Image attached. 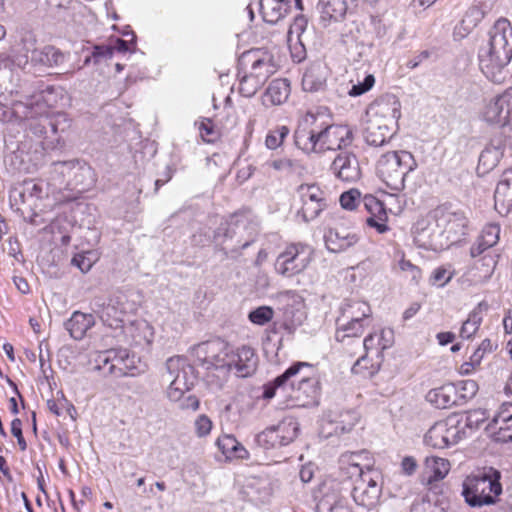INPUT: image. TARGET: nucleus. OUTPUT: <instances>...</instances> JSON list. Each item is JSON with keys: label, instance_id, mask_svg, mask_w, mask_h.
<instances>
[{"label": "nucleus", "instance_id": "nucleus-1", "mask_svg": "<svg viewBox=\"0 0 512 512\" xmlns=\"http://www.w3.org/2000/svg\"><path fill=\"white\" fill-rule=\"evenodd\" d=\"M352 139L348 126L318 123L313 114H307L294 133L295 145L305 153L341 150L350 145Z\"/></svg>", "mask_w": 512, "mask_h": 512}, {"label": "nucleus", "instance_id": "nucleus-2", "mask_svg": "<svg viewBox=\"0 0 512 512\" xmlns=\"http://www.w3.org/2000/svg\"><path fill=\"white\" fill-rule=\"evenodd\" d=\"M489 40L478 53L482 72L497 80V73L512 59V25L506 18L498 19L489 30Z\"/></svg>", "mask_w": 512, "mask_h": 512}, {"label": "nucleus", "instance_id": "nucleus-3", "mask_svg": "<svg viewBox=\"0 0 512 512\" xmlns=\"http://www.w3.org/2000/svg\"><path fill=\"white\" fill-rule=\"evenodd\" d=\"M501 473L490 467L483 472L468 476L463 482L462 494L471 507L493 505L502 493Z\"/></svg>", "mask_w": 512, "mask_h": 512}, {"label": "nucleus", "instance_id": "nucleus-4", "mask_svg": "<svg viewBox=\"0 0 512 512\" xmlns=\"http://www.w3.org/2000/svg\"><path fill=\"white\" fill-rule=\"evenodd\" d=\"M416 168L417 162L410 152L390 151L378 159L376 173L391 190L401 191L405 187L407 175Z\"/></svg>", "mask_w": 512, "mask_h": 512}, {"label": "nucleus", "instance_id": "nucleus-5", "mask_svg": "<svg viewBox=\"0 0 512 512\" xmlns=\"http://www.w3.org/2000/svg\"><path fill=\"white\" fill-rule=\"evenodd\" d=\"M339 201L342 208L346 210H354L362 204L365 210L370 214L366 219V223L369 227L375 228L380 234L386 233L389 230L387 225L388 215L384 204L375 196L367 194L361 198L359 190L350 189L341 194Z\"/></svg>", "mask_w": 512, "mask_h": 512}, {"label": "nucleus", "instance_id": "nucleus-6", "mask_svg": "<svg viewBox=\"0 0 512 512\" xmlns=\"http://www.w3.org/2000/svg\"><path fill=\"white\" fill-rule=\"evenodd\" d=\"M434 218L437 219L441 232L443 250L462 241L468 231L469 220L461 210H453L447 206L434 209Z\"/></svg>", "mask_w": 512, "mask_h": 512}, {"label": "nucleus", "instance_id": "nucleus-7", "mask_svg": "<svg viewBox=\"0 0 512 512\" xmlns=\"http://www.w3.org/2000/svg\"><path fill=\"white\" fill-rule=\"evenodd\" d=\"M64 60L65 55L59 49L53 46L38 49L34 40L29 38L22 41V47L13 56L12 62L20 68H25L29 62L34 66L53 67L61 65Z\"/></svg>", "mask_w": 512, "mask_h": 512}, {"label": "nucleus", "instance_id": "nucleus-8", "mask_svg": "<svg viewBox=\"0 0 512 512\" xmlns=\"http://www.w3.org/2000/svg\"><path fill=\"white\" fill-rule=\"evenodd\" d=\"M483 118L488 123L499 125L498 134L507 136L508 145L512 147V87L487 103Z\"/></svg>", "mask_w": 512, "mask_h": 512}, {"label": "nucleus", "instance_id": "nucleus-9", "mask_svg": "<svg viewBox=\"0 0 512 512\" xmlns=\"http://www.w3.org/2000/svg\"><path fill=\"white\" fill-rule=\"evenodd\" d=\"M295 195L300 205L296 215L305 223L315 220L329 206L326 192L314 183L299 185Z\"/></svg>", "mask_w": 512, "mask_h": 512}, {"label": "nucleus", "instance_id": "nucleus-10", "mask_svg": "<svg viewBox=\"0 0 512 512\" xmlns=\"http://www.w3.org/2000/svg\"><path fill=\"white\" fill-rule=\"evenodd\" d=\"M166 367L172 377L167 389L170 400H181L190 391L195 382L194 368L182 356H174L167 360Z\"/></svg>", "mask_w": 512, "mask_h": 512}, {"label": "nucleus", "instance_id": "nucleus-11", "mask_svg": "<svg viewBox=\"0 0 512 512\" xmlns=\"http://www.w3.org/2000/svg\"><path fill=\"white\" fill-rule=\"evenodd\" d=\"M312 249L302 243H292L277 256L275 270L284 277H292L303 272L309 265Z\"/></svg>", "mask_w": 512, "mask_h": 512}, {"label": "nucleus", "instance_id": "nucleus-12", "mask_svg": "<svg viewBox=\"0 0 512 512\" xmlns=\"http://www.w3.org/2000/svg\"><path fill=\"white\" fill-rule=\"evenodd\" d=\"M47 111V99L44 92L33 95L25 101H15L11 106L0 104V121L3 123H22L23 118L43 115Z\"/></svg>", "mask_w": 512, "mask_h": 512}, {"label": "nucleus", "instance_id": "nucleus-13", "mask_svg": "<svg viewBox=\"0 0 512 512\" xmlns=\"http://www.w3.org/2000/svg\"><path fill=\"white\" fill-rule=\"evenodd\" d=\"M299 425L293 418H286L277 425L266 428L257 434L254 441L258 447L272 449L286 446L298 435Z\"/></svg>", "mask_w": 512, "mask_h": 512}, {"label": "nucleus", "instance_id": "nucleus-14", "mask_svg": "<svg viewBox=\"0 0 512 512\" xmlns=\"http://www.w3.org/2000/svg\"><path fill=\"white\" fill-rule=\"evenodd\" d=\"M229 350L226 342L215 339L195 345L192 353L199 364L207 370L214 368L226 371Z\"/></svg>", "mask_w": 512, "mask_h": 512}, {"label": "nucleus", "instance_id": "nucleus-15", "mask_svg": "<svg viewBox=\"0 0 512 512\" xmlns=\"http://www.w3.org/2000/svg\"><path fill=\"white\" fill-rule=\"evenodd\" d=\"M464 434L463 427H460V421L455 418H448L436 422L430 427L424 436V442L427 446L444 449L457 444Z\"/></svg>", "mask_w": 512, "mask_h": 512}, {"label": "nucleus", "instance_id": "nucleus-16", "mask_svg": "<svg viewBox=\"0 0 512 512\" xmlns=\"http://www.w3.org/2000/svg\"><path fill=\"white\" fill-rule=\"evenodd\" d=\"M379 473H366L363 479H357L352 489V497L355 503L368 510L373 509L379 503L381 486L378 483Z\"/></svg>", "mask_w": 512, "mask_h": 512}, {"label": "nucleus", "instance_id": "nucleus-17", "mask_svg": "<svg viewBox=\"0 0 512 512\" xmlns=\"http://www.w3.org/2000/svg\"><path fill=\"white\" fill-rule=\"evenodd\" d=\"M413 235L414 242L418 247L432 251L443 250L444 244L437 219L434 218V210L429 217L416 222L413 227Z\"/></svg>", "mask_w": 512, "mask_h": 512}, {"label": "nucleus", "instance_id": "nucleus-18", "mask_svg": "<svg viewBox=\"0 0 512 512\" xmlns=\"http://www.w3.org/2000/svg\"><path fill=\"white\" fill-rule=\"evenodd\" d=\"M394 344L392 329H381L367 335L362 341L365 353L371 356L372 369L370 373H377L384 359L383 352Z\"/></svg>", "mask_w": 512, "mask_h": 512}, {"label": "nucleus", "instance_id": "nucleus-19", "mask_svg": "<svg viewBox=\"0 0 512 512\" xmlns=\"http://www.w3.org/2000/svg\"><path fill=\"white\" fill-rule=\"evenodd\" d=\"M114 337L130 346L148 347L154 339V328L148 321L136 319L122 327Z\"/></svg>", "mask_w": 512, "mask_h": 512}, {"label": "nucleus", "instance_id": "nucleus-20", "mask_svg": "<svg viewBox=\"0 0 512 512\" xmlns=\"http://www.w3.org/2000/svg\"><path fill=\"white\" fill-rule=\"evenodd\" d=\"M53 171L64 174V169H69V173L73 172L68 184L84 191L94 185L95 178L92 168L85 162L78 159L68 161H55L52 163Z\"/></svg>", "mask_w": 512, "mask_h": 512}, {"label": "nucleus", "instance_id": "nucleus-21", "mask_svg": "<svg viewBox=\"0 0 512 512\" xmlns=\"http://www.w3.org/2000/svg\"><path fill=\"white\" fill-rule=\"evenodd\" d=\"M258 357L255 350L250 346H241L236 349L230 348L226 371H235L238 377L251 376L257 368Z\"/></svg>", "mask_w": 512, "mask_h": 512}, {"label": "nucleus", "instance_id": "nucleus-22", "mask_svg": "<svg viewBox=\"0 0 512 512\" xmlns=\"http://www.w3.org/2000/svg\"><path fill=\"white\" fill-rule=\"evenodd\" d=\"M359 420V414L354 409H330L324 418L323 430L327 436L340 435L352 430Z\"/></svg>", "mask_w": 512, "mask_h": 512}, {"label": "nucleus", "instance_id": "nucleus-23", "mask_svg": "<svg viewBox=\"0 0 512 512\" xmlns=\"http://www.w3.org/2000/svg\"><path fill=\"white\" fill-rule=\"evenodd\" d=\"M486 429L496 442H512V402H504L495 412Z\"/></svg>", "mask_w": 512, "mask_h": 512}, {"label": "nucleus", "instance_id": "nucleus-24", "mask_svg": "<svg viewBox=\"0 0 512 512\" xmlns=\"http://www.w3.org/2000/svg\"><path fill=\"white\" fill-rule=\"evenodd\" d=\"M91 307L104 325L113 328L115 331H120L125 326L123 324L125 311L119 306L118 300L111 298L106 301L103 298H94Z\"/></svg>", "mask_w": 512, "mask_h": 512}, {"label": "nucleus", "instance_id": "nucleus-25", "mask_svg": "<svg viewBox=\"0 0 512 512\" xmlns=\"http://www.w3.org/2000/svg\"><path fill=\"white\" fill-rule=\"evenodd\" d=\"M511 149L507 136L495 134L479 156L478 170L482 173L493 170L506 152Z\"/></svg>", "mask_w": 512, "mask_h": 512}, {"label": "nucleus", "instance_id": "nucleus-26", "mask_svg": "<svg viewBox=\"0 0 512 512\" xmlns=\"http://www.w3.org/2000/svg\"><path fill=\"white\" fill-rule=\"evenodd\" d=\"M65 121L63 115H56L50 117V105L47 103V111L43 115H34L30 118H23L22 122L25 123V129L29 131L36 138H45L48 134V129L56 135L58 133V125L60 121Z\"/></svg>", "mask_w": 512, "mask_h": 512}, {"label": "nucleus", "instance_id": "nucleus-27", "mask_svg": "<svg viewBox=\"0 0 512 512\" xmlns=\"http://www.w3.org/2000/svg\"><path fill=\"white\" fill-rule=\"evenodd\" d=\"M331 171L340 180L354 182L360 178L361 170L355 154L340 152L331 164Z\"/></svg>", "mask_w": 512, "mask_h": 512}, {"label": "nucleus", "instance_id": "nucleus-28", "mask_svg": "<svg viewBox=\"0 0 512 512\" xmlns=\"http://www.w3.org/2000/svg\"><path fill=\"white\" fill-rule=\"evenodd\" d=\"M366 116L386 118L390 122H398L401 116V103L393 94H385L373 101L366 110Z\"/></svg>", "mask_w": 512, "mask_h": 512}, {"label": "nucleus", "instance_id": "nucleus-29", "mask_svg": "<svg viewBox=\"0 0 512 512\" xmlns=\"http://www.w3.org/2000/svg\"><path fill=\"white\" fill-rule=\"evenodd\" d=\"M247 60L251 62V71L261 83H265L268 78L276 72V65L273 62V57L269 53L261 52L259 50L249 51L243 54L241 61Z\"/></svg>", "mask_w": 512, "mask_h": 512}, {"label": "nucleus", "instance_id": "nucleus-30", "mask_svg": "<svg viewBox=\"0 0 512 512\" xmlns=\"http://www.w3.org/2000/svg\"><path fill=\"white\" fill-rule=\"evenodd\" d=\"M325 244L329 251L339 253L355 245L359 238L356 233L344 227L330 228L324 235Z\"/></svg>", "mask_w": 512, "mask_h": 512}, {"label": "nucleus", "instance_id": "nucleus-31", "mask_svg": "<svg viewBox=\"0 0 512 512\" xmlns=\"http://www.w3.org/2000/svg\"><path fill=\"white\" fill-rule=\"evenodd\" d=\"M225 236L229 238L238 236V246L241 249H246L255 241L256 229L254 225H251L246 218L236 217L235 219H232L228 224Z\"/></svg>", "mask_w": 512, "mask_h": 512}, {"label": "nucleus", "instance_id": "nucleus-32", "mask_svg": "<svg viewBox=\"0 0 512 512\" xmlns=\"http://www.w3.org/2000/svg\"><path fill=\"white\" fill-rule=\"evenodd\" d=\"M341 310L342 314L338 317L337 323L344 322L345 320L364 325H370L371 323V308L366 302L351 301L344 304Z\"/></svg>", "mask_w": 512, "mask_h": 512}, {"label": "nucleus", "instance_id": "nucleus-33", "mask_svg": "<svg viewBox=\"0 0 512 512\" xmlns=\"http://www.w3.org/2000/svg\"><path fill=\"white\" fill-rule=\"evenodd\" d=\"M64 325L73 339L82 340L95 325V318L93 314L75 311Z\"/></svg>", "mask_w": 512, "mask_h": 512}, {"label": "nucleus", "instance_id": "nucleus-34", "mask_svg": "<svg viewBox=\"0 0 512 512\" xmlns=\"http://www.w3.org/2000/svg\"><path fill=\"white\" fill-rule=\"evenodd\" d=\"M299 373H301V371ZM289 381L295 393L293 397L296 400H301L303 398L315 399L318 396L319 382L317 378L306 374H298L296 377H292Z\"/></svg>", "mask_w": 512, "mask_h": 512}, {"label": "nucleus", "instance_id": "nucleus-35", "mask_svg": "<svg viewBox=\"0 0 512 512\" xmlns=\"http://www.w3.org/2000/svg\"><path fill=\"white\" fill-rule=\"evenodd\" d=\"M320 20L324 26L341 21L348 10V0H319Z\"/></svg>", "mask_w": 512, "mask_h": 512}, {"label": "nucleus", "instance_id": "nucleus-36", "mask_svg": "<svg viewBox=\"0 0 512 512\" xmlns=\"http://www.w3.org/2000/svg\"><path fill=\"white\" fill-rule=\"evenodd\" d=\"M426 400L436 408H449L457 402L456 388L453 384L449 383L442 385L441 387L431 389L426 395Z\"/></svg>", "mask_w": 512, "mask_h": 512}, {"label": "nucleus", "instance_id": "nucleus-37", "mask_svg": "<svg viewBox=\"0 0 512 512\" xmlns=\"http://www.w3.org/2000/svg\"><path fill=\"white\" fill-rule=\"evenodd\" d=\"M303 368L312 370V366L307 362H297L292 364L283 374L276 377L272 383L264 386L263 398H273L275 396L276 389L285 388L287 382H289L292 377H296Z\"/></svg>", "mask_w": 512, "mask_h": 512}, {"label": "nucleus", "instance_id": "nucleus-38", "mask_svg": "<svg viewBox=\"0 0 512 512\" xmlns=\"http://www.w3.org/2000/svg\"><path fill=\"white\" fill-rule=\"evenodd\" d=\"M496 209H503L507 212L512 208V168L506 170L498 182L495 193Z\"/></svg>", "mask_w": 512, "mask_h": 512}, {"label": "nucleus", "instance_id": "nucleus-39", "mask_svg": "<svg viewBox=\"0 0 512 512\" xmlns=\"http://www.w3.org/2000/svg\"><path fill=\"white\" fill-rule=\"evenodd\" d=\"M489 305L485 301H481L478 305L469 313L467 319L462 323L460 328L459 336L462 339L472 338L480 328L483 321V312L487 311Z\"/></svg>", "mask_w": 512, "mask_h": 512}, {"label": "nucleus", "instance_id": "nucleus-40", "mask_svg": "<svg viewBox=\"0 0 512 512\" xmlns=\"http://www.w3.org/2000/svg\"><path fill=\"white\" fill-rule=\"evenodd\" d=\"M263 19L268 23H277L290 9L289 0H260Z\"/></svg>", "mask_w": 512, "mask_h": 512}, {"label": "nucleus", "instance_id": "nucleus-41", "mask_svg": "<svg viewBox=\"0 0 512 512\" xmlns=\"http://www.w3.org/2000/svg\"><path fill=\"white\" fill-rule=\"evenodd\" d=\"M326 82L324 67L321 64H312L306 69L302 77V87L308 92L321 90Z\"/></svg>", "mask_w": 512, "mask_h": 512}, {"label": "nucleus", "instance_id": "nucleus-42", "mask_svg": "<svg viewBox=\"0 0 512 512\" xmlns=\"http://www.w3.org/2000/svg\"><path fill=\"white\" fill-rule=\"evenodd\" d=\"M447 502L439 498L433 491H429L421 499L415 500L410 512H446Z\"/></svg>", "mask_w": 512, "mask_h": 512}, {"label": "nucleus", "instance_id": "nucleus-43", "mask_svg": "<svg viewBox=\"0 0 512 512\" xmlns=\"http://www.w3.org/2000/svg\"><path fill=\"white\" fill-rule=\"evenodd\" d=\"M290 93V85L286 79H274L270 82L264 94V101L272 105L284 103Z\"/></svg>", "mask_w": 512, "mask_h": 512}, {"label": "nucleus", "instance_id": "nucleus-44", "mask_svg": "<svg viewBox=\"0 0 512 512\" xmlns=\"http://www.w3.org/2000/svg\"><path fill=\"white\" fill-rule=\"evenodd\" d=\"M395 133V130L386 128V126H377L375 123H367L364 129V139L368 145L382 146L387 143Z\"/></svg>", "mask_w": 512, "mask_h": 512}, {"label": "nucleus", "instance_id": "nucleus-45", "mask_svg": "<svg viewBox=\"0 0 512 512\" xmlns=\"http://www.w3.org/2000/svg\"><path fill=\"white\" fill-rule=\"evenodd\" d=\"M368 326L369 325L345 320L344 322L337 323L335 338L337 341L348 345L352 338H359L363 334L365 327Z\"/></svg>", "mask_w": 512, "mask_h": 512}, {"label": "nucleus", "instance_id": "nucleus-46", "mask_svg": "<svg viewBox=\"0 0 512 512\" xmlns=\"http://www.w3.org/2000/svg\"><path fill=\"white\" fill-rule=\"evenodd\" d=\"M217 445L227 457L248 458L249 453L246 448L232 435H225L219 438Z\"/></svg>", "mask_w": 512, "mask_h": 512}, {"label": "nucleus", "instance_id": "nucleus-47", "mask_svg": "<svg viewBox=\"0 0 512 512\" xmlns=\"http://www.w3.org/2000/svg\"><path fill=\"white\" fill-rule=\"evenodd\" d=\"M307 25L308 21L306 17L303 15L295 17L288 31V42L290 46H292L294 41H296V43L301 45L302 48L304 47Z\"/></svg>", "mask_w": 512, "mask_h": 512}, {"label": "nucleus", "instance_id": "nucleus-48", "mask_svg": "<svg viewBox=\"0 0 512 512\" xmlns=\"http://www.w3.org/2000/svg\"><path fill=\"white\" fill-rule=\"evenodd\" d=\"M109 352L111 353L110 358L112 364L108 367V373L117 378L128 376L127 366H125L123 362L124 357H126V349L112 348L109 349Z\"/></svg>", "mask_w": 512, "mask_h": 512}, {"label": "nucleus", "instance_id": "nucleus-49", "mask_svg": "<svg viewBox=\"0 0 512 512\" xmlns=\"http://www.w3.org/2000/svg\"><path fill=\"white\" fill-rule=\"evenodd\" d=\"M340 464L342 466H354L371 469V459L369 453L366 450L358 452H346L340 457Z\"/></svg>", "mask_w": 512, "mask_h": 512}, {"label": "nucleus", "instance_id": "nucleus-50", "mask_svg": "<svg viewBox=\"0 0 512 512\" xmlns=\"http://www.w3.org/2000/svg\"><path fill=\"white\" fill-rule=\"evenodd\" d=\"M318 508L327 512H350L346 499L338 495H325L318 503Z\"/></svg>", "mask_w": 512, "mask_h": 512}, {"label": "nucleus", "instance_id": "nucleus-51", "mask_svg": "<svg viewBox=\"0 0 512 512\" xmlns=\"http://www.w3.org/2000/svg\"><path fill=\"white\" fill-rule=\"evenodd\" d=\"M262 85L261 79L258 80L252 73L244 74L239 78V92L247 98L254 96Z\"/></svg>", "mask_w": 512, "mask_h": 512}, {"label": "nucleus", "instance_id": "nucleus-52", "mask_svg": "<svg viewBox=\"0 0 512 512\" xmlns=\"http://www.w3.org/2000/svg\"><path fill=\"white\" fill-rule=\"evenodd\" d=\"M290 129L285 125H280L271 129L265 139V145L268 149L274 150L280 147L289 135Z\"/></svg>", "mask_w": 512, "mask_h": 512}, {"label": "nucleus", "instance_id": "nucleus-53", "mask_svg": "<svg viewBox=\"0 0 512 512\" xmlns=\"http://www.w3.org/2000/svg\"><path fill=\"white\" fill-rule=\"evenodd\" d=\"M305 318L304 311L300 308L286 307L284 310L283 327L288 332H292L301 325Z\"/></svg>", "mask_w": 512, "mask_h": 512}, {"label": "nucleus", "instance_id": "nucleus-54", "mask_svg": "<svg viewBox=\"0 0 512 512\" xmlns=\"http://www.w3.org/2000/svg\"><path fill=\"white\" fill-rule=\"evenodd\" d=\"M351 83L352 87L349 89L348 95L358 97L372 89L375 84V77L373 74H365L362 80L358 76L356 83H353V81Z\"/></svg>", "mask_w": 512, "mask_h": 512}, {"label": "nucleus", "instance_id": "nucleus-55", "mask_svg": "<svg viewBox=\"0 0 512 512\" xmlns=\"http://www.w3.org/2000/svg\"><path fill=\"white\" fill-rule=\"evenodd\" d=\"M425 463L426 467L433 472L435 479H443L450 469L449 461L440 457H428Z\"/></svg>", "mask_w": 512, "mask_h": 512}, {"label": "nucleus", "instance_id": "nucleus-56", "mask_svg": "<svg viewBox=\"0 0 512 512\" xmlns=\"http://www.w3.org/2000/svg\"><path fill=\"white\" fill-rule=\"evenodd\" d=\"M500 236V226L498 224L492 223L488 224L484 227L481 236V245L485 247H493L499 241Z\"/></svg>", "mask_w": 512, "mask_h": 512}, {"label": "nucleus", "instance_id": "nucleus-57", "mask_svg": "<svg viewBox=\"0 0 512 512\" xmlns=\"http://www.w3.org/2000/svg\"><path fill=\"white\" fill-rule=\"evenodd\" d=\"M488 419L487 411L481 408L470 410L466 413L463 428L477 429Z\"/></svg>", "mask_w": 512, "mask_h": 512}, {"label": "nucleus", "instance_id": "nucleus-58", "mask_svg": "<svg viewBox=\"0 0 512 512\" xmlns=\"http://www.w3.org/2000/svg\"><path fill=\"white\" fill-rule=\"evenodd\" d=\"M95 261V254L92 251H86L84 253L76 254L72 258L71 263L79 268L81 272L86 273L92 268Z\"/></svg>", "mask_w": 512, "mask_h": 512}, {"label": "nucleus", "instance_id": "nucleus-59", "mask_svg": "<svg viewBox=\"0 0 512 512\" xmlns=\"http://www.w3.org/2000/svg\"><path fill=\"white\" fill-rule=\"evenodd\" d=\"M274 311L269 306H260L249 313V320L257 325H264L273 318Z\"/></svg>", "mask_w": 512, "mask_h": 512}, {"label": "nucleus", "instance_id": "nucleus-60", "mask_svg": "<svg viewBox=\"0 0 512 512\" xmlns=\"http://www.w3.org/2000/svg\"><path fill=\"white\" fill-rule=\"evenodd\" d=\"M372 369V360L371 356L365 353L361 356L353 365L352 372L354 374H359L363 377H372L376 373H370Z\"/></svg>", "mask_w": 512, "mask_h": 512}, {"label": "nucleus", "instance_id": "nucleus-61", "mask_svg": "<svg viewBox=\"0 0 512 512\" xmlns=\"http://www.w3.org/2000/svg\"><path fill=\"white\" fill-rule=\"evenodd\" d=\"M198 129L205 142L212 143L218 138V132L210 119H203L199 123Z\"/></svg>", "mask_w": 512, "mask_h": 512}, {"label": "nucleus", "instance_id": "nucleus-62", "mask_svg": "<svg viewBox=\"0 0 512 512\" xmlns=\"http://www.w3.org/2000/svg\"><path fill=\"white\" fill-rule=\"evenodd\" d=\"M110 355L109 350H105L99 352L94 358V369L101 371L104 376H111V374L108 373V367L112 364Z\"/></svg>", "mask_w": 512, "mask_h": 512}, {"label": "nucleus", "instance_id": "nucleus-63", "mask_svg": "<svg viewBox=\"0 0 512 512\" xmlns=\"http://www.w3.org/2000/svg\"><path fill=\"white\" fill-rule=\"evenodd\" d=\"M195 432L198 437L207 436L213 427L211 419L205 414L199 415L195 420Z\"/></svg>", "mask_w": 512, "mask_h": 512}, {"label": "nucleus", "instance_id": "nucleus-64", "mask_svg": "<svg viewBox=\"0 0 512 512\" xmlns=\"http://www.w3.org/2000/svg\"><path fill=\"white\" fill-rule=\"evenodd\" d=\"M453 274L444 267L436 268L431 276V283L438 287H444L452 278Z\"/></svg>", "mask_w": 512, "mask_h": 512}]
</instances>
